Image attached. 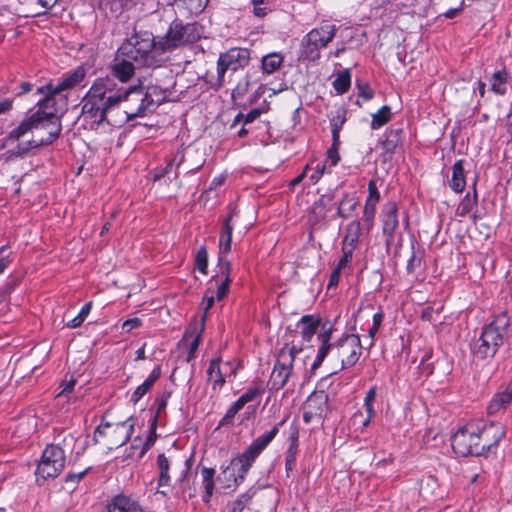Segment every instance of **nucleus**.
Listing matches in <instances>:
<instances>
[{"label":"nucleus","mask_w":512,"mask_h":512,"mask_svg":"<svg viewBox=\"0 0 512 512\" xmlns=\"http://www.w3.org/2000/svg\"><path fill=\"white\" fill-rule=\"evenodd\" d=\"M81 117L91 127L111 124V115L122 110L126 120L141 117L150 111L144 87L140 85L125 88L111 77L97 78L81 100Z\"/></svg>","instance_id":"f257e3e1"},{"label":"nucleus","mask_w":512,"mask_h":512,"mask_svg":"<svg viewBox=\"0 0 512 512\" xmlns=\"http://www.w3.org/2000/svg\"><path fill=\"white\" fill-rule=\"evenodd\" d=\"M54 105L55 100L43 97L37 102V110L9 132V141H18L32 133L27 143L17 147V154L22 155L33 148L49 145L60 136L62 124Z\"/></svg>","instance_id":"f03ea898"},{"label":"nucleus","mask_w":512,"mask_h":512,"mask_svg":"<svg viewBox=\"0 0 512 512\" xmlns=\"http://www.w3.org/2000/svg\"><path fill=\"white\" fill-rule=\"evenodd\" d=\"M504 435V427L499 423H491L482 430L466 426L453 435L451 445L460 456H479L496 446Z\"/></svg>","instance_id":"7ed1b4c3"},{"label":"nucleus","mask_w":512,"mask_h":512,"mask_svg":"<svg viewBox=\"0 0 512 512\" xmlns=\"http://www.w3.org/2000/svg\"><path fill=\"white\" fill-rule=\"evenodd\" d=\"M156 46L158 40H155L152 33H135L119 47L118 57L131 59L142 66H153L158 62L157 57L162 54Z\"/></svg>","instance_id":"20e7f679"},{"label":"nucleus","mask_w":512,"mask_h":512,"mask_svg":"<svg viewBox=\"0 0 512 512\" xmlns=\"http://www.w3.org/2000/svg\"><path fill=\"white\" fill-rule=\"evenodd\" d=\"M509 317L506 314L497 315L486 325L480 338L474 346V354L480 358L493 357L507 337Z\"/></svg>","instance_id":"39448f33"},{"label":"nucleus","mask_w":512,"mask_h":512,"mask_svg":"<svg viewBox=\"0 0 512 512\" xmlns=\"http://www.w3.org/2000/svg\"><path fill=\"white\" fill-rule=\"evenodd\" d=\"M250 61V51L247 48L233 47L221 53L217 61V75L211 79L206 76L211 88L219 89L225 82L227 72L235 73L244 69Z\"/></svg>","instance_id":"423d86ee"},{"label":"nucleus","mask_w":512,"mask_h":512,"mask_svg":"<svg viewBox=\"0 0 512 512\" xmlns=\"http://www.w3.org/2000/svg\"><path fill=\"white\" fill-rule=\"evenodd\" d=\"M285 420H282L278 425L273 427L269 432L266 434L258 437L255 439L252 444L238 457L234 458L231 461V466L236 467L239 466L237 469V476L234 474H231L233 476V481L235 483L238 482V479L241 481L244 480L247 472L251 468L253 462L255 459L260 455V453L268 446V444L275 438V436L279 432V426H282L284 424Z\"/></svg>","instance_id":"0eeeda50"},{"label":"nucleus","mask_w":512,"mask_h":512,"mask_svg":"<svg viewBox=\"0 0 512 512\" xmlns=\"http://www.w3.org/2000/svg\"><path fill=\"white\" fill-rule=\"evenodd\" d=\"M336 25L323 21L320 26L312 29L302 39V57L310 61L320 58V50L325 48L335 37Z\"/></svg>","instance_id":"6e6552de"},{"label":"nucleus","mask_w":512,"mask_h":512,"mask_svg":"<svg viewBox=\"0 0 512 512\" xmlns=\"http://www.w3.org/2000/svg\"><path fill=\"white\" fill-rule=\"evenodd\" d=\"M200 38L199 27L196 23L183 24L175 20L170 24L167 33L159 38L156 49L164 53Z\"/></svg>","instance_id":"1a4fd4ad"},{"label":"nucleus","mask_w":512,"mask_h":512,"mask_svg":"<svg viewBox=\"0 0 512 512\" xmlns=\"http://www.w3.org/2000/svg\"><path fill=\"white\" fill-rule=\"evenodd\" d=\"M333 333V326L324 323L317 338L320 341L316 358L311 366L312 371L318 369L321 364L327 359V362L334 368L333 373L340 370V339L335 343H331Z\"/></svg>","instance_id":"9d476101"},{"label":"nucleus","mask_w":512,"mask_h":512,"mask_svg":"<svg viewBox=\"0 0 512 512\" xmlns=\"http://www.w3.org/2000/svg\"><path fill=\"white\" fill-rule=\"evenodd\" d=\"M301 351L296 346H284L279 354L271 373L269 385L272 390H279L284 387L291 375L295 356Z\"/></svg>","instance_id":"9b49d317"},{"label":"nucleus","mask_w":512,"mask_h":512,"mask_svg":"<svg viewBox=\"0 0 512 512\" xmlns=\"http://www.w3.org/2000/svg\"><path fill=\"white\" fill-rule=\"evenodd\" d=\"M65 462L63 449L58 445H48L42 453L36 470L37 480L56 478L63 471Z\"/></svg>","instance_id":"f8f14e48"},{"label":"nucleus","mask_w":512,"mask_h":512,"mask_svg":"<svg viewBox=\"0 0 512 512\" xmlns=\"http://www.w3.org/2000/svg\"><path fill=\"white\" fill-rule=\"evenodd\" d=\"M134 429V421L129 418L116 424L105 423L97 427L95 435L99 434L108 438V447H120L131 437Z\"/></svg>","instance_id":"ddd939ff"},{"label":"nucleus","mask_w":512,"mask_h":512,"mask_svg":"<svg viewBox=\"0 0 512 512\" xmlns=\"http://www.w3.org/2000/svg\"><path fill=\"white\" fill-rule=\"evenodd\" d=\"M85 76L86 70L83 67H77L74 71L65 74L57 85L48 83L47 85L39 87L37 89V93L45 98L49 97L50 99L55 100V96L57 94L80 84L84 80Z\"/></svg>","instance_id":"4468645a"},{"label":"nucleus","mask_w":512,"mask_h":512,"mask_svg":"<svg viewBox=\"0 0 512 512\" xmlns=\"http://www.w3.org/2000/svg\"><path fill=\"white\" fill-rule=\"evenodd\" d=\"M362 353L361 341L358 335L347 334L340 338V370L353 367Z\"/></svg>","instance_id":"2eb2a0df"},{"label":"nucleus","mask_w":512,"mask_h":512,"mask_svg":"<svg viewBox=\"0 0 512 512\" xmlns=\"http://www.w3.org/2000/svg\"><path fill=\"white\" fill-rule=\"evenodd\" d=\"M235 214V209L231 210L230 213L223 221L220 239H219V264H224L225 256L231 251L233 225L231 220Z\"/></svg>","instance_id":"dca6fc26"},{"label":"nucleus","mask_w":512,"mask_h":512,"mask_svg":"<svg viewBox=\"0 0 512 512\" xmlns=\"http://www.w3.org/2000/svg\"><path fill=\"white\" fill-rule=\"evenodd\" d=\"M510 405H512V382L494 394L487 407V412L489 415H495L505 411Z\"/></svg>","instance_id":"f3484780"},{"label":"nucleus","mask_w":512,"mask_h":512,"mask_svg":"<svg viewBox=\"0 0 512 512\" xmlns=\"http://www.w3.org/2000/svg\"><path fill=\"white\" fill-rule=\"evenodd\" d=\"M108 512H143V509L133 498L120 494L111 500Z\"/></svg>","instance_id":"a211bd4d"},{"label":"nucleus","mask_w":512,"mask_h":512,"mask_svg":"<svg viewBox=\"0 0 512 512\" xmlns=\"http://www.w3.org/2000/svg\"><path fill=\"white\" fill-rule=\"evenodd\" d=\"M156 466H157V471H158V477H157L158 490H157V492L165 496L167 494L166 490H160V488H165V487L170 486L171 462L164 454H159L157 456Z\"/></svg>","instance_id":"6ab92c4d"},{"label":"nucleus","mask_w":512,"mask_h":512,"mask_svg":"<svg viewBox=\"0 0 512 512\" xmlns=\"http://www.w3.org/2000/svg\"><path fill=\"white\" fill-rule=\"evenodd\" d=\"M321 324V319L315 315H304L297 323V326L301 329L302 339L306 342H310L313 336L316 334Z\"/></svg>","instance_id":"aec40b11"},{"label":"nucleus","mask_w":512,"mask_h":512,"mask_svg":"<svg viewBox=\"0 0 512 512\" xmlns=\"http://www.w3.org/2000/svg\"><path fill=\"white\" fill-rule=\"evenodd\" d=\"M327 404V394L324 391H316L308 397L305 407L310 410V414L321 417L327 409Z\"/></svg>","instance_id":"412c9836"},{"label":"nucleus","mask_w":512,"mask_h":512,"mask_svg":"<svg viewBox=\"0 0 512 512\" xmlns=\"http://www.w3.org/2000/svg\"><path fill=\"white\" fill-rule=\"evenodd\" d=\"M131 59L123 57L122 60H116L111 66V72L115 78L122 83L127 82L134 74L135 67Z\"/></svg>","instance_id":"4be33fe9"},{"label":"nucleus","mask_w":512,"mask_h":512,"mask_svg":"<svg viewBox=\"0 0 512 512\" xmlns=\"http://www.w3.org/2000/svg\"><path fill=\"white\" fill-rule=\"evenodd\" d=\"M397 227V206L394 202H391L386 204L383 209V233L392 237Z\"/></svg>","instance_id":"5701e85b"},{"label":"nucleus","mask_w":512,"mask_h":512,"mask_svg":"<svg viewBox=\"0 0 512 512\" xmlns=\"http://www.w3.org/2000/svg\"><path fill=\"white\" fill-rule=\"evenodd\" d=\"M189 470L190 468L186 467V469L182 472V475L178 480L179 484L176 491V495L182 498L184 501L193 498L197 492L194 484L190 482Z\"/></svg>","instance_id":"b1692460"},{"label":"nucleus","mask_w":512,"mask_h":512,"mask_svg":"<svg viewBox=\"0 0 512 512\" xmlns=\"http://www.w3.org/2000/svg\"><path fill=\"white\" fill-rule=\"evenodd\" d=\"M160 375V367H155L149 377L135 389L131 396V401L137 403L151 389Z\"/></svg>","instance_id":"393cba45"},{"label":"nucleus","mask_w":512,"mask_h":512,"mask_svg":"<svg viewBox=\"0 0 512 512\" xmlns=\"http://www.w3.org/2000/svg\"><path fill=\"white\" fill-rule=\"evenodd\" d=\"M466 186L464 175L463 160H458L452 167V177L450 187L456 193H461Z\"/></svg>","instance_id":"a878e982"},{"label":"nucleus","mask_w":512,"mask_h":512,"mask_svg":"<svg viewBox=\"0 0 512 512\" xmlns=\"http://www.w3.org/2000/svg\"><path fill=\"white\" fill-rule=\"evenodd\" d=\"M361 234V225L358 220H354L350 222L345 231V236L343 239V246L352 247L353 249L357 248L359 237Z\"/></svg>","instance_id":"bb28decb"},{"label":"nucleus","mask_w":512,"mask_h":512,"mask_svg":"<svg viewBox=\"0 0 512 512\" xmlns=\"http://www.w3.org/2000/svg\"><path fill=\"white\" fill-rule=\"evenodd\" d=\"M144 93L150 106V111L156 109L166 98V90L158 86L144 88Z\"/></svg>","instance_id":"cd10ccee"},{"label":"nucleus","mask_w":512,"mask_h":512,"mask_svg":"<svg viewBox=\"0 0 512 512\" xmlns=\"http://www.w3.org/2000/svg\"><path fill=\"white\" fill-rule=\"evenodd\" d=\"M208 380L212 383V388L215 390L221 388L225 383V379L220 369V361L212 360L208 368Z\"/></svg>","instance_id":"c85d7f7f"},{"label":"nucleus","mask_w":512,"mask_h":512,"mask_svg":"<svg viewBox=\"0 0 512 512\" xmlns=\"http://www.w3.org/2000/svg\"><path fill=\"white\" fill-rule=\"evenodd\" d=\"M283 56L280 53H270L262 58V69L267 74H272L280 68L283 63Z\"/></svg>","instance_id":"c756f323"},{"label":"nucleus","mask_w":512,"mask_h":512,"mask_svg":"<svg viewBox=\"0 0 512 512\" xmlns=\"http://www.w3.org/2000/svg\"><path fill=\"white\" fill-rule=\"evenodd\" d=\"M219 266H220L221 274L224 275V280L217 287L216 297L218 300H221L226 296V294L229 290V285L231 282L230 276H229L231 264L229 261H225L224 264H219Z\"/></svg>","instance_id":"7c9ffc66"},{"label":"nucleus","mask_w":512,"mask_h":512,"mask_svg":"<svg viewBox=\"0 0 512 512\" xmlns=\"http://www.w3.org/2000/svg\"><path fill=\"white\" fill-rule=\"evenodd\" d=\"M392 113L389 106H383L377 113L372 115L371 128L379 129L391 119Z\"/></svg>","instance_id":"2f4dec72"},{"label":"nucleus","mask_w":512,"mask_h":512,"mask_svg":"<svg viewBox=\"0 0 512 512\" xmlns=\"http://www.w3.org/2000/svg\"><path fill=\"white\" fill-rule=\"evenodd\" d=\"M357 206V201L348 195H345L341 200L337 214L342 218H349Z\"/></svg>","instance_id":"473e14b6"},{"label":"nucleus","mask_w":512,"mask_h":512,"mask_svg":"<svg viewBox=\"0 0 512 512\" xmlns=\"http://www.w3.org/2000/svg\"><path fill=\"white\" fill-rule=\"evenodd\" d=\"M208 1L209 0H174L175 3L195 15L201 13L205 9Z\"/></svg>","instance_id":"72a5a7b5"},{"label":"nucleus","mask_w":512,"mask_h":512,"mask_svg":"<svg viewBox=\"0 0 512 512\" xmlns=\"http://www.w3.org/2000/svg\"><path fill=\"white\" fill-rule=\"evenodd\" d=\"M507 82V74L505 71H497L491 79V90L499 95L506 93L505 83Z\"/></svg>","instance_id":"f704fd0d"},{"label":"nucleus","mask_w":512,"mask_h":512,"mask_svg":"<svg viewBox=\"0 0 512 512\" xmlns=\"http://www.w3.org/2000/svg\"><path fill=\"white\" fill-rule=\"evenodd\" d=\"M346 122L345 112L338 111L337 114L331 119L332 138L337 143L340 140V131Z\"/></svg>","instance_id":"c9c22d12"},{"label":"nucleus","mask_w":512,"mask_h":512,"mask_svg":"<svg viewBox=\"0 0 512 512\" xmlns=\"http://www.w3.org/2000/svg\"><path fill=\"white\" fill-rule=\"evenodd\" d=\"M401 129L390 130L386 136L383 146L386 151L392 152L401 143Z\"/></svg>","instance_id":"e433bc0d"},{"label":"nucleus","mask_w":512,"mask_h":512,"mask_svg":"<svg viewBox=\"0 0 512 512\" xmlns=\"http://www.w3.org/2000/svg\"><path fill=\"white\" fill-rule=\"evenodd\" d=\"M170 396H171L170 391H164L160 397L156 398L155 403H154V405L156 406V412L152 419L153 430L156 428L158 417L165 410Z\"/></svg>","instance_id":"4c0bfd02"},{"label":"nucleus","mask_w":512,"mask_h":512,"mask_svg":"<svg viewBox=\"0 0 512 512\" xmlns=\"http://www.w3.org/2000/svg\"><path fill=\"white\" fill-rule=\"evenodd\" d=\"M333 87L340 94L347 92V90L350 87L349 72L346 71V72L339 74L333 82Z\"/></svg>","instance_id":"58836bf2"},{"label":"nucleus","mask_w":512,"mask_h":512,"mask_svg":"<svg viewBox=\"0 0 512 512\" xmlns=\"http://www.w3.org/2000/svg\"><path fill=\"white\" fill-rule=\"evenodd\" d=\"M195 264L197 269L202 273H207L208 252L205 246H201L196 254Z\"/></svg>","instance_id":"ea45409f"},{"label":"nucleus","mask_w":512,"mask_h":512,"mask_svg":"<svg viewBox=\"0 0 512 512\" xmlns=\"http://www.w3.org/2000/svg\"><path fill=\"white\" fill-rule=\"evenodd\" d=\"M91 307H92V303L91 302L86 303L82 307V309L80 310L78 315L67 323V326L69 328H77V327H79L84 322L86 317L89 315V313L91 311Z\"/></svg>","instance_id":"a19ab883"},{"label":"nucleus","mask_w":512,"mask_h":512,"mask_svg":"<svg viewBox=\"0 0 512 512\" xmlns=\"http://www.w3.org/2000/svg\"><path fill=\"white\" fill-rule=\"evenodd\" d=\"M215 470L213 468L203 467L201 469V477L204 489H214Z\"/></svg>","instance_id":"79ce46f5"},{"label":"nucleus","mask_w":512,"mask_h":512,"mask_svg":"<svg viewBox=\"0 0 512 512\" xmlns=\"http://www.w3.org/2000/svg\"><path fill=\"white\" fill-rule=\"evenodd\" d=\"M325 217L324 208L321 205H314L309 215V222L312 227L318 225Z\"/></svg>","instance_id":"37998d69"},{"label":"nucleus","mask_w":512,"mask_h":512,"mask_svg":"<svg viewBox=\"0 0 512 512\" xmlns=\"http://www.w3.org/2000/svg\"><path fill=\"white\" fill-rule=\"evenodd\" d=\"M376 203L365 202L364 212H363V221L367 223L368 227L372 225L375 212H376Z\"/></svg>","instance_id":"c03bdc74"},{"label":"nucleus","mask_w":512,"mask_h":512,"mask_svg":"<svg viewBox=\"0 0 512 512\" xmlns=\"http://www.w3.org/2000/svg\"><path fill=\"white\" fill-rule=\"evenodd\" d=\"M340 145V140L336 143L335 140H333L332 146L327 151V160L330 162L331 166H335L340 161V156L338 153Z\"/></svg>","instance_id":"a18cd8bd"},{"label":"nucleus","mask_w":512,"mask_h":512,"mask_svg":"<svg viewBox=\"0 0 512 512\" xmlns=\"http://www.w3.org/2000/svg\"><path fill=\"white\" fill-rule=\"evenodd\" d=\"M476 200H477L476 192L474 193L473 198H470L469 195H466L459 206L460 215L464 216L465 214L469 213L472 209V206L476 203Z\"/></svg>","instance_id":"49530a36"},{"label":"nucleus","mask_w":512,"mask_h":512,"mask_svg":"<svg viewBox=\"0 0 512 512\" xmlns=\"http://www.w3.org/2000/svg\"><path fill=\"white\" fill-rule=\"evenodd\" d=\"M260 116V111L257 110V109H253L251 110L248 114L246 115H243L241 113H239L235 119H234V124L235 125L236 123L242 121L244 119V123L247 124V123H252L254 120H256L258 117Z\"/></svg>","instance_id":"de8ad7c7"},{"label":"nucleus","mask_w":512,"mask_h":512,"mask_svg":"<svg viewBox=\"0 0 512 512\" xmlns=\"http://www.w3.org/2000/svg\"><path fill=\"white\" fill-rule=\"evenodd\" d=\"M368 191H369V195H368L366 201L377 204L380 199V194L378 192L376 182L374 180L369 181Z\"/></svg>","instance_id":"09e8293b"},{"label":"nucleus","mask_w":512,"mask_h":512,"mask_svg":"<svg viewBox=\"0 0 512 512\" xmlns=\"http://www.w3.org/2000/svg\"><path fill=\"white\" fill-rule=\"evenodd\" d=\"M354 250L355 249H353L352 247L342 246L343 256L340 259L337 268L340 269L342 267H345L349 262H351Z\"/></svg>","instance_id":"8fccbe9b"},{"label":"nucleus","mask_w":512,"mask_h":512,"mask_svg":"<svg viewBox=\"0 0 512 512\" xmlns=\"http://www.w3.org/2000/svg\"><path fill=\"white\" fill-rule=\"evenodd\" d=\"M264 389L261 387H250L247 391L241 395L242 398L245 399L246 403L253 401L257 396L262 394Z\"/></svg>","instance_id":"3c124183"},{"label":"nucleus","mask_w":512,"mask_h":512,"mask_svg":"<svg viewBox=\"0 0 512 512\" xmlns=\"http://www.w3.org/2000/svg\"><path fill=\"white\" fill-rule=\"evenodd\" d=\"M156 437H157L156 436V428L153 430V422H152L151 426H150V434L146 439L144 447L140 453V457H142L147 452V450H149L152 447V445L154 444V442L156 440Z\"/></svg>","instance_id":"603ef678"},{"label":"nucleus","mask_w":512,"mask_h":512,"mask_svg":"<svg viewBox=\"0 0 512 512\" xmlns=\"http://www.w3.org/2000/svg\"><path fill=\"white\" fill-rule=\"evenodd\" d=\"M296 454L297 450H293V448H288L285 459V466L287 472L293 469L296 462Z\"/></svg>","instance_id":"864d4df0"},{"label":"nucleus","mask_w":512,"mask_h":512,"mask_svg":"<svg viewBox=\"0 0 512 512\" xmlns=\"http://www.w3.org/2000/svg\"><path fill=\"white\" fill-rule=\"evenodd\" d=\"M204 302H205V307H204V315L202 317L203 322L205 321L206 313L214 304V292L211 289H207V291L205 292Z\"/></svg>","instance_id":"5fc2aeb1"},{"label":"nucleus","mask_w":512,"mask_h":512,"mask_svg":"<svg viewBox=\"0 0 512 512\" xmlns=\"http://www.w3.org/2000/svg\"><path fill=\"white\" fill-rule=\"evenodd\" d=\"M382 320H383V314L382 313H376L374 314L373 316V323H372V326L369 328V336L371 338L374 337V335L377 333L381 323H382Z\"/></svg>","instance_id":"6e6d98bb"},{"label":"nucleus","mask_w":512,"mask_h":512,"mask_svg":"<svg viewBox=\"0 0 512 512\" xmlns=\"http://www.w3.org/2000/svg\"><path fill=\"white\" fill-rule=\"evenodd\" d=\"M200 340H201V336H200V334H198L193 339V341L190 343L189 351H188V355H187V359H186L187 362H190L195 357V353L199 347Z\"/></svg>","instance_id":"4d7b16f0"},{"label":"nucleus","mask_w":512,"mask_h":512,"mask_svg":"<svg viewBox=\"0 0 512 512\" xmlns=\"http://www.w3.org/2000/svg\"><path fill=\"white\" fill-rule=\"evenodd\" d=\"M7 249V246L4 245L0 248V274H2L6 268L9 266V264L11 263V259L9 256H5L3 255L5 250Z\"/></svg>","instance_id":"13d9d810"},{"label":"nucleus","mask_w":512,"mask_h":512,"mask_svg":"<svg viewBox=\"0 0 512 512\" xmlns=\"http://www.w3.org/2000/svg\"><path fill=\"white\" fill-rule=\"evenodd\" d=\"M359 95L363 97L365 100H369L373 97V90L370 88L368 84H359Z\"/></svg>","instance_id":"bf43d9fd"},{"label":"nucleus","mask_w":512,"mask_h":512,"mask_svg":"<svg viewBox=\"0 0 512 512\" xmlns=\"http://www.w3.org/2000/svg\"><path fill=\"white\" fill-rule=\"evenodd\" d=\"M141 325V320L139 318H132L126 320L123 325L122 329L126 332H130L132 329L137 328Z\"/></svg>","instance_id":"052dcab7"},{"label":"nucleus","mask_w":512,"mask_h":512,"mask_svg":"<svg viewBox=\"0 0 512 512\" xmlns=\"http://www.w3.org/2000/svg\"><path fill=\"white\" fill-rule=\"evenodd\" d=\"M421 264V259L419 257H416L413 253L410 259L407 262V272L413 273L417 267H419Z\"/></svg>","instance_id":"680f3d73"},{"label":"nucleus","mask_w":512,"mask_h":512,"mask_svg":"<svg viewBox=\"0 0 512 512\" xmlns=\"http://www.w3.org/2000/svg\"><path fill=\"white\" fill-rule=\"evenodd\" d=\"M75 384H76V380L75 379H71L65 383L62 384L63 388L61 390V392L58 394V396H68L73 390H74V387H75Z\"/></svg>","instance_id":"e2e57ef3"},{"label":"nucleus","mask_w":512,"mask_h":512,"mask_svg":"<svg viewBox=\"0 0 512 512\" xmlns=\"http://www.w3.org/2000/svg\"><path fill=\"white\" fill-rule=\"evenodd\" d=\"M298 436H299L298 429L296 427H293L290 432V435H289V440H290L289 448H293V450H297Z\"/></svg>","instance_id":"0e129e2a"},{"label":"nucleus","mask_w":512,"mask_h":512,"mask_svg":"<svg viewBox=\"0 0 512 512\" xmlns=\"http://www.w3.org/2000/svg\"><path fill=\"white\" fill-rule=\"evenodd\" d=\"M243 497L235 500L231 504V509L229 512H242L245 507V502L243 501Z\"/></svg>","instance_id":"69168bd1"},{"label":"nucleus","mask_w":512,"mask_h":512,"mask_svg":"<svg viewBox=\"0 0 512 512\" xmlns=\"http://www.w3.org/2000/svg\"><path fill=\"white\" fill-rule=\"evenodd\" d=\"M173 166H174V164L170 160L164 169H161V170L155 172L154 180L160 179L163 176H165L166 174H168L172 170Z\"/></svg>","instance_id":"338daca9"},{"label":"nucleus","mask_w":512,"mask_h":512,"mask_svg":"<svg viewBox=\"0 0 512 512\" xmlns=\"http://www.w3.org/2000/svg\"><path fill=\"white\" fill-rule=\"evenodd\" d=\"M239 411L236 410L232 405L230 406V408L227 410L225 416L223 417L221 423H230L232 421V419L234 418V416L238 413Z\"/></svg>","instance_id":"774afa93"}]
</instances>
